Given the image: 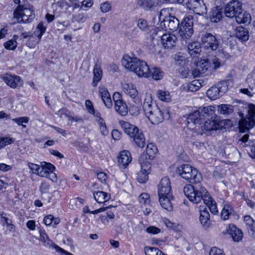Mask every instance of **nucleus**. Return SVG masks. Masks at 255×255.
<instances>
[{"label": "nucleus", "mask_w": 255, "mask_h": 255, "mask_svg": "<svg viewBox=\"0 0 255 255\" xmlns=\"http://www.w3.org/2000/svg\"><path fill=\"white\" fill-rule=\"evenodd\" d=\"M53 6L56 7V10L59 9L60 11L62 9L66 10L71 6L68 1L63 0L58 1L53 4Z\"/></svg>", "instance_id": "nucleus-42"}, {"label": "nucleus", "mask_w": 255, "mask_h": 255, "mask_svg": "<svg viewBox=\"0 0 255 255\" xmlns=\"http://www.w3.org/2000/svg\"><path fill=\"white\" fill-rule=\"evenodd\" d=\"M85 106L88 112L91 114H94V108L91 101L89 100H87L85 101Z\"/></svg>", "instance_id": "nucleus-61"}, {"label": "nucleus", "mask_w": 255, "mask_h": 255, "mask_svg": "<svg viewBox=\"0 0 255 255\" xmlns=\"http://www.w3.org/2000/svg\"><path fill=\"white\" fill-rule=\"evenodd\" d=\"M46 29V26L44 25L43 22H39L33 32L34 36L41 40L42 35L45 32Z\"/></svg>", "instance_id": "nucleus-40"}, {"label": "nucleus", "mask_w": 255, "mask_h": 255, "mask_svg": "<svg viewBox=\"0 0 255 255\" xmlns=\"http://www.w3.org/2000/svg\"><path fill=\"white\" fill-rule=\"evenodd\" d=\"M147 118L152 124L157 125L165 120H168L170 115L167 109L157 106L147 116Z\"/></svg>", "instance_id": "nucleus-10"}, {"label": "nucleus", "mask_w": 255, "mask_h": 255, "mask_svg": "<svg viewBox=\"0 0 255 255\" xmlns=\"http://www.w3.org/2000/svg\"><path fill=\"white\" fill-rule=\"evenodd\" d=\"M183 192L190 201L197 204L203 200L212 214L216 215L218 213L216 202L204 187L195 188L192 185L187 184L184 186Z\"/></svg>", "instance_id": "nucleus-2"}, {"label": "nucleus", "mask_w": 255, "mask_h": 255, "mask_svg": "<svg viewBox=\"0 0 255 255\" xmlns=\"http://www.w3.org/2000/svg\"><path fill=\"white\" fill-rule=\"evenodd\" d=\"M228 90V82L222 81L209 88L207 91L206 95L210 100H215L224 95Z\"/></svg>", "instance_id": "nucleus-8"}, {"label": "nucleus", "mask_w": 255, "mask_h": 255, "mask_svg": "<svg viewBox=\"0 0 255 255\" xmlns=\"http://www.w3.org/2000/svg\"><path fill=\"white\" fill-rule=\"evenodd\" d=\"M176 172L182 178L192 184L199 183L202 180L201 173L188 164L179 165L177 167Z\"/></svg>", "instance_id": "nucleus-5"}, {"label": "nucleus", "mask_w": 255, "mask_h": 255, "mask_svg": "<svg viewBox=\"0 0 255 255\" xmlns=\"http://www.w3.org/2000/svg\"><path fill=\"white\" fill-rule=\"evenodd\" d=\"M17 45V42L15 40L10 39L4 43V48L9 50H14Z\"/></svg>", "instance_id": "nucleus-45"}, {"label": "nucleus", "mask_w": 255, "mask_h": 255, "mask_svg": "<svg viewBox=\"0 0 255 255\" xmlns=\"http://www.w3.org/2000/svg\"><path fill=\"white\" fill-rule=\"evenodd\" d=\"M228 232L232 236L235 242H239L243 239V234L242 230L233 224L229 225Z\"/></svg>", "instance_id": "nucleus-24"}, {"label": "nucleus", "mask_w": 255, "mask_h": 255, "mask_svg": "<svg viewBox=\"0 0 255 255\" xmlns=\"http://www.w3.org/2000/svg\"><path fill=\"white\" fill-rule=\"evenodd\" d=\"M141 170L136 174V179L137 181L140 183H144L147 181L148 178V174L150 172L151 166L147 169L145 167H142L140 164Z\"/></svg>", "instance_id": "nucleus-27"}, {"label": "nucleus", "mask_w": 255, "mask_h": 255, "mask_svg": "<svg viewBox=\"0 0 255 255\" xmlns=\"http://www.w3.org/2000/svg\"><path fill=\"white\" fill-rule=\"evenodd\" d=\"M152 76L155 80L161 79L163 77V72L161 69L157 67H154L152 69Z\"/></svg>", "instance_id": "nucleus-47"}, {"label": "nucleus", "mask_w": 255, "mask_h": 255, "mask_svg": "<svg viewBox=\"0 0 255 255\" xmlns=\"http://www.w3.org/2000/svg\"><path fill=\"white\" fill-rule=\"evenodd\" d=\"M97 176L98 179L101 182V183H106L107 179V175L105 173L100 172L97 174Z\"/></svg>", "instance_id": "nucleus-63"}, {"label": "nucleus", "mask_w": 255, "mask_h": 255, "mask_svg": "<svg viewBox=\"0 0 255 255\" xmlns=\"http://www.w3.org/2000/svg\"><path fill=\"white\" fill-rule=\"evenodd\" d=\"M13 142L14 139L8 137L0 138V149L4 146L9 145Z\"/></svg>", "instance_id": "nucleus-49"}, {"label": "nucleus", "mask_w": 255, "mask_h": 255, "mask_svg": "<svg viewBox=\"0 0 255 255\" xmlns=\"http://www.w3.org/2000/svg\"><path fill=\"white\" fill-rule=\"evenodd\" d=\"M186 7L195 13L202 15L207 13V8L203 0H188Z\"/></svg>", "instance_id": "nucleus-14"}, {"label": "nucleus", "mask_w": 255, "mask_h": 255, "mask_svg": "<svg viewBox=\"0 0 255 255\" xmlns=\"http://www.w3.org/2000/svg\"><path fill=\"white\" fill-rule=\"evenodd\" d=\"M188 50L191 55L199 53L201 51V45L198 42H192L189 43Z\"/></svg>", "instance_id": "nucleus-37"}, {"label": "nucleus", "mask_w": 255, "mask_h": 255, "mask_svg": "<svg viewBox=\"0 0 255 255\" xmlns=\"http://www.w3.org/2000/svg\"><path fill=\"white\" fill-rule=\"evenodd\" d=\"M215 109L212 106L199 108L189 115L187 119L188 124L195 125L192 129L197 130L201 128L202 133L204 130L208 131L218 129L220 124L218 118L215 114Z\"/></svg>", "instance_id": "nucleus-1"}, {"label": "nucleus", "mask_w": 255, "mask_h": 255, "mask_svg": "<svg viewBox=\"0 0 255 255\" xmlns=\"http://www.w3.org/2000/svg\"><path fill=\"white\" fill-rule=\"evenodd\" d=\"M159 100L164 102H170L171 101V96L170 92L165 90H158L156 94Z\"/></svg>", "instance_id": "nucleus-33"}, {"label": "nucleus", "mask_w": 255, "mask_h": 255, "mask_svg": "<svg viewBox=\"0 0 255 255\" xmlns=\"http://www.w3.org/2000/svg\"><path fill=\"white\" fill-rule=\"evenodd\" d=\"M203 83V79L194 80L191 81L188 85L187 90L188 91L195 92L199 89L202 86Z\"/></svg>", "instance_id": "nucleus-38"}, {"label": "nucleus", "mask_w": 255, "mask_h": 255, "mask_svg": "<svg viewBox=\"0 0 255 255\" xmlns=\"http://www.w3.org/2000/svg\"><path fill=\"white\" fill-rule=\"evenodd\" d=\"M239 91L240 93L246 95L249 97H252L254 95L253 91V87L251 89H248V88H241Z\"/></svg>", "instance_id": "nucleus-59"}, {"label": "nucleus", "mask_w": 255, "mask_h": 255, "mask_svg": "<svg viewBox=\"0 0 255 255\" xmlns=\"http://www.w3.org/2000/svg\"><path fill=\"white\" fill-rule=\"evenodd\" d=\"M122 63L126 69L134 72L139 77L148 78L151 75V72L147 63L136 57L124 55Z\"/></svg>", "instance_id": "nucleus-3"}, {"label": "nucleus", "mask_w": 255, "mask_h": 255, "mask_svg": "<svg viewBox=\"0 0 255 255\" xmlns=\"http://www.w3.org/2000/svg\"><path fill=\"white\" fill-rule=\"evenodd\" d=\"M242 10V4L237 0L229 2L225 8V14L227 17H235Z\"/></svg>", "instance_id": "nucleus-15"}, {"label": "nucleus", "mask_w": 255, "mask_h": 255, "mask_svg": "<svg viewBox=\"0 0 255 255\" xmlns=\"http://www.w3.org/2000/svg\"><path fill=\"white\" fill-rule=\"evenodd\" d=\"M201 44L204 48L214 51L219 47V41L212 34L204 32L201 35Z\"/></svg>", "instance_id": "nucleus-13"}, {"label": "nucleus", "mask_w": 255, "mask_h": 255, "mask_svg": "<svg viewBox=\"0 0 255 255\" xmlns=\"http://www.w3.org/2000/svg\"><path fill=\"white\" fill-rule=\"evenodd\" d=\"M13 18L16 19L17 22L30 23L35 18V14L31 8L24 7L19 5L13 12Z\"/></svg>", "instance_id": "nucleus-6"}, {"label": "nucleus", "mask_w": 255, "mask_h": 255, "mask_svg": "<svg viewBox=\"0 0 255 255\" xmlns=\"http://www.w3.org/2000/svg\"><path fill=\"white\" fill-rule=\"evenodd\" d=\"M162 221L167 228L170 229H174L176 224L171 222L168 219L164 218L162 219Z\"/></svg>", "instance_id": "nucleus-62"}, {"label": "nucleus", "mask_w": 255, "mask_h": 255, "mask_svg": "<svg viewBox=\"0 0 255 255\" xmlns=\"http://www.w3.org/2000/svg\"><path fill=\"white\" fill-rule=\"evenodd\" d=\"M219 110L222 114H229L233 112L232 107L229 105H221L219 107Z\"/></svg>", "instance_id": "nucleus-46"}, {"label": "nucleus", "mask_w": 255, "mask_h": 255, "mask_svg": "<svg viewBox=\"0 0 255 255\" xmlns=\"http://www.w3.org/2000/svg\"><path fill=\"white\" fill-rule=\"evenodd\" d=\"M209 255H225V254L222 250L213 247L210 250Z\"/></svg>", "instance_id": "nucleus-56"}, {"label": "nucleus", "mask_w": 255, "mask_h": 255, "mask_svg": "<svg viewBox=\"0 0 255 255\" xmlns=\"http://www.w3.org/2000/svg\"><path fill=\"white\" fill-rule=\"evenodd\" d=\"M1 78L7 85L13 89L21 87L23 84V81L21 80L20 78L14 75L6 74L2 75Z\"/></svg>", "instance_id": "nucleus-18"}, {"label": "nucleus", "mask_w": 255, "mask_h": 255, "mask_svg": "<svg viewBox=\"0 0 255 255\" xmlns=\"http://www.w3.org/2000/svg\"><path fill=\"white\" fill-rule=\"evenodd\" d=\"M115 105L116 111L122 116H126L128 113V109L127 104L124 101Z\"/></svg>", "instance_id": "nucleus-39"}, {"label": "nucleus", "mask_w": 255, "mask_h": 255, "mask_svg": "<svg viewBox=\"0 0 255 255\" xmlns=\"http://www.w3.org/2000/svg\"><path fill=\"white\" fill-rule=\"evenodd\" d=\"M55 166L49 162H41V169L39 176L41 177H48L51 171H54Z\"/></svg>", "instance_id": "nucleus-25"}, {"label": "nucleus", "mask_w": 255, "mask_h": 255, "mask_svg": "<svg viewBox=\"0 0 255 255\" xmlns=\"http://www.w3.org/2000/svg\"><path fill=\"white\" fill-rule=\"evenodd\" d=\"M40 41V39L35 36L30 35L26 42V45L30 48H34Z\"/></svg>", "instance_id": "nucleus-43"}, {"label": "nucleus", "mask_w": 255, "mask_h": 255, "mask_svg": "<svg viewBox=\"0 0 255 255\" xmlns=\"http://www.w3.org/2000/svg\"><path fill=\"white\" fill-rule=\"evenodd\" d=\"M120 125L124 131L130 138H132L135 144L139 147L142 148L145 144V139L143 133L140 131L139 128L128 122L120 121Z\"/></svg>", "instance_id": "nucleus-4"}, {"label": "nucleus", "mask_w": 255, "mask_h": 255, "mask_svg": "<svg viewBox=\"0 0 255 255\" xmlns=\"http://www.w3.org/2000/svg\"><path fill=\"white\" fill-rule=\"evenodd\" d=\"M248 114L246 118L243 119L239 121V127L240 130L245 132L250 128H253L255 126V105L253 104H248Z\"/></svg>", "instance_id": "nucleus-7"}, {"label": "nucleus", "mask_w": 255, "mask_h": 255, "mask_svg": "<svg viewBox=\"0 0 255 255\" xmlns=\"http://www.w3.org/2000/svg\"><path fill=\"white\" fill-rule=\"evenodd\" d=\"M141 104L142 105L145 115L147 117L155 109V107L158 106L155 103L153 102L151 94L148 92L145 93L143 103Z\"/></svg>", "instance_id": "nucleus-19"}, {"label": "nucleus", "mask_w": 255, "mask_h": 255, "mask_svg": "<svg viewBox=\"0 0 255 255\" xmlns=\"http://www.w3.org/2000/svg\"><path fill=\"white\" fill-rule=\"evenodd\" d=\"M194 18L192 15L185 16L181 22L179 34L183 39H188L193 34Z\"/></svg>", "instance_id": "nucleus-9"}, {"label": "nucleus", "mask_w": 255, "mask_h": 255, "mask_svg": "<svg viewBox=\"0 0 255 255\" xmlns=\"http://www.w3.org/2000/svg\"><path fill=\"white\" fill-rule=\"evenodd\" d=\"M236 20L238 23L248 24L250 23L251 21V14L247 12H243L242 10L241 12H238L235 16Z\"/></svg>", "instance_id": "nucleus-30"}, {"label": "nucleus", "mask_w": 255, "mask_h": 255, "mask_svg": "<svg viewBox=\"0 0 255 255\" xmlns=\"http://www.w3.org/2000/svg\"><path fill=\"white\" fill-rule=\"evenodd\" d=\"M146 232L150 234H157L161 232V230L153 226H151L146 229Z\"/></svg>", "instance_id": "nucleus-58"}, {"label": "nucleus", "mask_w": 255, "mask_h": 255, "mask_svg": "<svg viewBox=\"0 0 255 255\" xmlns=\"http://www.w3.org/2000/svg\"><path fill=\"white\" fill-rule=\"evenodd\" d=\"M28 166L32 171V173L39 176V173L41 169V165L32 163H28Z\"/></svg>", "instance_id": "nucleus-51"}, {"label": "nucleus", "mask_w": 255, "mask_h": 255, "mask_svg": "<svg viewBox=\"0 0 255 255\" xmlns=\"http://www.w3.org/2000/svg\"><path fill=\"white\" fill-rule=\"evenodd\" d=\"M111 4L108 1L103 2L100 5V10L103 13L109 12L111 10Z\"/></svg>", "instance_id": "nucleus-54"}, {"label": "nucleus", "mask_w": 255, "mask_h": 255, "mask_svg": "<svg viewBox=\"0 0 255 255\" xmlns=\"http://www.w3.org/2000/svg\"><path fill=\"white\" fill-rule=\"evenodd\" d=\"M157 152V147L153 143L147 145L145 152H144L139 157V162L142 167L147 169L151 166L150 160H152Z\"/></svg>", "instance_id": "nucleus-11"}, {"label": "nucleus", "mask_w": 255, "mask_h": 255, "mask_svg": "<svg viewBox=\"0 0 255 255\" xmlns=\"http://www.w3.org/2000/svg\"><path fill=\"white\" fill-rule=\"evenodd\" d=\"M235 36L239 39L245 41L249 39V33L248 30L243 26H239L235 29Z\"/></svg>", "instance_id": "nucleus-32"}, {"label": "nucleus", "mask_w": 255, "mask_h": 255, "mask_svg": "<svg viewBox=\"0 0 255 255\" xmlns=\"http://www.w3.org/2000/svg\"><path fill=\"white\" fill-rule=\"evenodd\" d=\"M121 86L123 92L135 104L138 105L141 104V98L135 86L131 82H121Z\"/></svg>", "instance_id": "nucleus-12"}, {"label": "nucleus", "mask_w": 255, "mask_h": 255, "mask_svg": "<svg viewBox=\"0 0 255 255\" xmlns=\"http://www.w3.org/2000/svg\"><path fill=\"white\" fill-rule=\"evenodd\" d=\"M223 17V11L219 6H216L212 9L210 13V18L212 22H218Z\"/></svg>", "instance_id": "nucleus-26"}, {"label": "nucleus", "mask_w": 255, "mask_h": 255, "mask_svg": "<svg viewBox=\"0 0 255 255\" xmlns=\"http://www.w3.org/2000/svg\"><path fill=\"white\" fill-rule=\"evenodd\" d=\"M50 185L49 183L46 181H43L40 185L39 190L42 194L48 192Z\"/></svg>", "instance_id": "nucleus-55"}, {"label": "nucleus", "mask_w": 255, "mask_h": 255, "mask_svg": "<svg viewBox=\"0 0 255 255\" xmlns=\"http://www.w3.org/2000/svg\"><path fill=\"white\" fill-rule=\"evenodd\" d=\"M0 216L2 226H6L9 232H14L15 227L12 224L11 220L6 217V214L4 212H1L0 214Z\"/></svg>", "instance_id": "nucleus-34"}, {"label": "nucleus", "mask_w": 255, "mask_h": 255, "mask_svg": "<svg viewBox=\"0 0 255 255\" xmlns=\"http://www.w3.org/2000/svg\"><path fill=\"white\" fill-rule=\"evenodd\" d=\"M159 250L155 247H145L144 248V253L146 255H157Z\"/></svg>", "instance_id": "nucleus-48"}, {"label": "nucleus", "mask_w": 255, "mask_h": 255, "mask_svg": "<svg viewBox=\"0 0 255 255\" xmlns=\"http://www.w3.org/2000/svg\"><path fill=\"white\" fill-rule=\"evenodd\" d=\"M172 198V195L160 196H159V202L162 207L168 211L172 210L173 207L170 200Z\"/></svg>", "instance_id": "nucleus-29"}, {"label": "nucleus", "mask_w": 255, "mask_h": 255, "mask_svg": "<svg viewBox=\"0 0 255 255\" xmlns=\"http://www.w3.org/2000/svg\"><path fill=\"white\" fill-rule=\"evenodd\" d=\"M70 112L67 111L66 109L62 108L59 110L56 114L60 119H64L67 118V117Z\"/></svg>", "instance_id": "nucleus-57"}, {"label": "nucleus", "mask_w": 255, "mask_h": 255, "mask_svg": "<svg viewBox=\"0 0 255 255\" xmlns=\"http://www.w3.org/2000/svg\"><path fill=\"white\" fill-rule=\"evenodd\" d=\"M179 25V20L175 16L171 15L163 18V20L161 22V26H163L166 29L170 30H176Z\"/></svg>", "instance_id": "nucleus-20"}, {"label": "nucleus", "mask_w": 255, "mask_h": 255, "mask_svg": "<svg viewBox=\"0 0 255 255\" xmlns=\"http://www.w3.org/2000/svg\"><path fill=\"white\" fill-rule=\"evenodd\" d=\"M137 4L145 10L152 9L156 5L155 0H137Z\"/></svg>", "instance_id": "nucleus-35"}, {"label": "nucleus", "mask_w": 255, "mask_h": 255, "mask_svg": "<svg viewBox=\"0 0 255 255\" xmlns=\"http://www.w3.org/2000/svg\"><path fill=\"white\" fill-rule=\"evenodd\" d=\"M138 199L141 204H147L150 201L149 195L147 193H142L139 196Z\"/></svg>", "instance_id": "nucleus-53"}, {"label": "nucleus", "mask_w": 255, "mask_h": 255, "mask_svg": "<svg viewBox=\"0 0 255 255\" xmlns=\"http://www.w3.org/2000/svg\"><path fill=\"white\" fill-rule=\"evenodd\" d=\"M247 83L248 84L247 88L251 89L253 87V93H255V80L252 78H247L246 80Z\"/></svg>", "instance_id": "nucleus-64"}, {"label": "nucleus", "mask_w": 255, "mask_h": 255, "mask_svg": "<svg viewBox=\"0 0 255 255\" xmlns=\"http://www.w3.org/2000/svg\"><path fill=\"white\" fill-rule=\"evenodd\" d=\"M199 222L202 227L207 229L210 226V216L206 208L202 206L199 207Z\"/></svg>", "instance_id": "nucleus-21"}, {"label": "nucleus", "mask_w": 255, "mask_h": 255, "mask_svg": "<svg viewBox=\"0 0 255 255\" xmlns=\"http://www.w3.org/2000/svg\"><path fill=\"white\" fill-rule=\"evenodd\" d=\"M93 196L95 200L99 203H103L110 199V194L101 191L94 192Z\"/></svg>", "instance_id": "nucleus-31"}, {"label": "nucleus", "mask_w": 255, "mask_h": 255, "mask_svg": "<svg viewBox=\"0 0 255 255\" xmlns=\"http://www.w3.org/2000/svg\"><path fill=\"white\" fill-rule=\"evenodd\" d=\"M244 222L247 226V228L253 233L255 232V221L249 215L244 217Z\"/></svg>", "instance_id": "nucleus-41"}, {"label": "nucleus", "mask_w": 255, "mask_h": 255, "mask_svg": "<svg viewBox=\"0 0 255 255\" xmlns=\"http://www.w3.org/2000/svg\"><path fill=\"white\" fill-rule=\"evenodd\" d=\"M140 33L137 28H134L132 30L126 33V36L129 40H133L138 37Z\"/></svg>", "instance_id": "nucleus-44"}, {"label": "nucleus", "mask_w": 255, "mask_h": 255, "mask_svg": "<svg viewBox=\"0 0 255 255\" xmlns=\"http://www.w3.org/2000/svg\"><path fill=\"white\" fill-rule=\"evenodd\" d=\"M211 67V64L209 61L206 59H201L197 63V68L194 73H193L195 76H198L206 73Z\"/></svg>", "instance_id": "nucleus-22"}, {"label": "nucleus", "mask_w": 255, "mask_h": 255, "mask_svg": "<svg viewBox=\"0 0 255 255\" xmlns=\"http://www.w3.org/2000/svg\"><path fill=\"white\" fill-rule=\"evenodd\" d=\"M233 212V209L232 206L229 204H225L221 213V219L223 220H228Z\"/></svg>", "instance_id": "nucleus-36"}, {"label": "nucleus", "mask_w": 255, "mask_h": 255, "mask_svg": "<svg viewBox=\"0 0 255 255\" xmlns=\"http://www.w3.org/2000/svg\"><path fill=\"white\" fill-rule=\"evenodd\" d=\"M170 181L167 177L162 178L158 185L157 192L158 196H171L172 193Z\"/></svg>", "instance_id": "nucleus-17"}, {"label": "nucleus", "mask_w": 255, "mask_h": 255, "mask_svg": "<svg viewBox=\"0 0 255 255\" xmlns=\"http://www.w3.org/2000/svg\"><path fill=\"white\" fill-rule=\"evenodd\" d=\"M94 77L93 78L92 85L94 87L97 86L98 83L101 80L103 76V71L101 65L99 64H95L93 69Z\"/></svg>", "instance_id": "nucleus-28"}, {"label": "nucleus", "mask_w": 255, "mask_h": 255, "mask_svg": "<svg viewBox=\"0 0 255 255\" xmlns=\"http://www.w3.org/2000/svg\"><path fill=\"white\" fill-rule=\"evenodd\" d=\"M99 93L102 99V101L110 96L108 89L104 86H100L99 87Z\"/></svg>", "instance_id": "nucleus-50"}, {"label": "nucleus", "mask_w": 255, "mask_h": 255, "mask_svg": "<svg viewBox=\"0 0 255 255\" xmlns=\"http://www.w3.org/2000/svg\"><path fill=\"white\" fill-rule=\"evenodd\" d=\"M138 28L143 31H147L148 30V25L146 21L142 18L139 19L137 22Z\"/></svg>", "instance_id": "nucleus-52"}, {"label": "nucleus", "mask_w": 255, "mask_h": 255, "mask_svg": "<svg viewBox=\"0 0 255 255\" xmlns=\"http://www.w3.org/2000/svg\"><path fill=\"white\" fill-rule=\"evenodd\" d=\"M29 120L28 118L23 117L12 119V121L16 123L18 126H21L22 124H26Z\"/></svg>", "instance_id": "nucleus-60"}, {"label": "nucleus", "mask_w": 255, "mask_h": 255, "mask_svg": "<svg viewBox=\"0 0 255 255\" xmlns=\"http://www.w3.org/2000/svg\"><path fill=\"white\" fill-rule=\"evenodd\" d=\"M118 158L119 165L124 168H126L132 159L130 153L128 150L120 152Z\"/></svg>", "instance_id": "nucleus-23"}, {"label": "nucleus", "mask_w": 255, "mask_h": 255, "mask_svg": "<svg viewBox=\"0 0 255 255\" xmlns=\"http://www.w3.org/2000/svg\"><path fill=\"white\" fill-rule=\"evenodd\" d=\"M159 36H160L159 34ZM161 43L164 48L172 49L175 47L177 42L176 36L171 33H167L161 36Z\"/></svg>", "instance_id": "nucleus-16"}]
</instances>
